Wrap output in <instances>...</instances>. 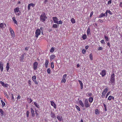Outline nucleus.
I'll return each instance as SVG.
<instances>
[{
	"label": "nucleus",
	"mask_w": 122,
	"mask_h": 122,
	"mask_svg": "<svg viewBox=\"0 0 122 122\" xmlns=\"http://www.w3.org/2000/svg\"><path fill=\"white\" fill-rule=\"evenodd\" d=\"M47 18V17L45 13H42L40 16V20L41 21L44 22Z\"/></svg>",
	"instance_id": "nucleus-1"
},
{
	"label": "nucleus",
	"mask_w": 122,
	"mask_h": 122,
	"mask_svg": "<svg viewBox=\"0 0 122 122\" xmlns=\"http://www.w3.org/2000/svg\"><path fill=\"white\" fill-rule=\"evenodd\" d=\"M115 77V75L114 73L112 74L111 76L110 82L112 84H114L115 83V79L114 78Z\"/></svg>",
	"instance_id": "nucleus-2"
},
{
	"label": "nucleus",
	"mask_w": 122,
	"mask_h": 122,
	"mask_svg": "<svg viewBox=\"0 0 122 122\" xmlns=\"http://www.w3.org/2000/svg\"><path fill=\"white\" fill-rule=\"evenodd\" d=\"M84 106L86 108H88L90 106V105L89 104L88 100L87 99H86L85 100L84 102Z\"/></svg>",
	"instance_id": "nucleus-3"
},
{
	"label": "nucleus",
	"mask_w": 122,
	"mask_h": 122,
	"mask_svg": "<svg viewBox=\"0 0 122 122\" xmlns=\"http://www.w3.org/2000/svg\"><path fill=\"white\" fill-rule=\"evenodd\" d=\"M41 33V31L40 29H38L36 30L35 33L36 37L37 38L38 37L39 35Z\"/></svg>",
	"instance_id": "nucleus-4"
},
{
	"label": "nucleus",
	"mask_w": 122,
	"mask_h": 122,
	"mask_svg": "<svg viewBox=\"0 0 122 122\" xmlns=\"http://www.w3.org/2000/svg\"><path fill=\"white\" fill-rule=\"evenodd\" d=\"M38 65V63L36 62H34L33 63V69L35 70H36L37 69V67Z\"/></svg>",
	"instance_id": "nucleus-5"
},
{
	"label": "nucleus",
	"mask_w": 122,
	"mask_h": 122,
	"mask_svg": "<svg viewBox=\"0 0 122 122\" xmlns=\"http://www.w3.org/2000/svg\"><path fill=\"white\" fill-rule=\"evenodd\" d=\"M0 83L2 85L6 87H8L9 85L8 84H5L3 81H0Z\"/></svg>",
	"instance_id": "nucleus-6"
},
{
	"label": "nucleus",
	"mask_w": 122,
	"mask_h": 122,
	"mask_svg": "<svg viewBox=\"0 0 122 122\" xmlns=\"http://www.w3.org/2000/svg\"><path fill=\"white\" fill-rule=\"evenodd\" d=\"M66 76V74H65L63 75V76L62 79L61 81V82L65 83L66 82V80L65 78Z\"/></svg>",
	"instance_id": "nucleus-7"
},
{
	"label": "nucleus",
	"mask_w": 122,
	"mask_h": 122,
	"mask_svg": "<svg viewBox=\"0 0 122 122\" xmlns=\"http://www.w3.org/2000/svg\"><path fill=\"white\" fill-rule=\"evenodd\" d=\"M10 30L11 32V36L13 37H15V34L14 30L11 28H10Z\"/></svg>",
	"instance_id": "nucleus-8"
},
{
	"label": "nucleus",
	"mask_w": 122,
	"mask_h": 122,
	"mask_svg": "<svg viewBox=\"0 0 122 122\" xmlns=\"http://www.w3.org/2000/svg\"><path fill=\"white\" fill-rule=\"evenodd\" d=\"M0 69L1 71L2 72L3 70V64L2 61H0Z\"/></svg>",
	"instance_id": "nucleus-9"
},
{
	"label": "nucleus",
	"mask_w": 122,
	"mask_h": 122,
	"mask_svg": "<svg viewBox=\"0 0 122 122\" xmlns=\"http://www.w3.org/2000/svg\"><path fill=\"white\" fill-rule=\"evenodd\" d=\"M54 22L56 23H57L58 22V19L56 17H53L52 18Z\"/></svg>",
	"instance_id": "nucleus-10"
},
{
	"label": "nucleus",
	"mask_w": 122,
	"mask_h": 122,
	"mask_svg": "<svg viewBox=\"0 0 122 122\" xmlns=\"http://www.w3.org/2000/svg\"><path fill=\"white\" fill-rule=\"evenodd\" d=\"M100 74L102 76H104L106 74V71L104 70H102L100 73Z\"/></svg>",
	"instance_id": "nucleus-11"
},
{
	"label": "nucleus",
	"mask_w": 122,
	"mask_h": 122,
	"mask_svg": "<svg viewBox=\"0 0 122 122\" xmlns=\"http://www.w3.org/2000/svg\"><path fill=\"white\" fill-rule=\"evenodd\" d=\"M51 105L53 107H54L56 108V105L53 101H51Z\"/></svg>",
	"instance_id": "nucleus-12"
},
{
	"label": "nucleus",
	"mask_w": 122,
	"mask_h": 122,
	"mask_svg": "<svg viewBox=\"0 0 122 122\" xmlns=\"http://www.w3.org/2000/svg\"><path fill=\"white\" fill-rule=\"evenodd\" d=\"M10 65L8 62L7 64V65L6 66V70L7 72L9 71V70L10 69Z\"/></svg>",
	"instance_id": "nucleus-13"
},
{
	"label": "nucleus",
	"mask_w": 122,
	"mask_h": 122,
	"mask_svg": "<svg viewBox=\"0 0 122 122\" xmlns=\"http://www.w3.org/2000/svg\"><path fill=\"white\" fill-rule=\"evenodd\" d=\"M19 8L18 7H17L14 9V13H16L18 12L19 11Z\"/></svg>",
	"instance_id": "nucleus-14"
},
{
	"label": "nucleus",
	"mask_w": 122,
	"mask_h": 122,
	"mask_svg": "<svg viewBox=\"0 0 122 122\" xmlns=\"http://www.w3.org/2000/svg\"><path fill=\"white\" fill-rule=\"evenodd\" d=\"M79 103L82 107H84V104L81 100L79 101Z\"/></svg>",
	"instance_id": "nucleus-15"
},
{
	"label": "nucleus",
	"mask_w": 122,
	"mask_h": 122,
	"mask_svg": "<svg viewBox=\"0 0 122 122\" xmlns=\"http://www.w3.org/2000/svg\"><path fill=\"white\" fill-rule=\"evenodd\" d=\"M56 57V56L54 55H52L50 56V60L51 61L53 59H54Z\"/></svg>",
	"instance_id": "nucleus-16"
},
{
	"label": "nucleus",
	"mask_w": 122,
	"mask_h": 122,
	"mask_svg": "<svg viewBox=\"0 0 122 122\" xmlns=\"http://www.w3.org/2000/svg\"><path fill=\"white\" fill-rule=\"evenodd\" d=\"M112 99L113 100H114V97L113 96L110 95L109 96L107 99L109 100L110 101Z\"/></svg>",
	"instance_id": "nucleus-17"
},
{
	"label": "nucleus",
	"mask_w": 122,
	"mask_h": 122,
	"mask_svg": "<svg viewBox=\"0 0 122 122\" xmlns=\"http://www.w3.org/2000/svg\"><path fill=\"white\" fill-rule=\"evenodd\" d=\"M13 21L14 23H15L16 25L17 24V22L16 20H15V17L14 16L12 18Z\"/></svg>",
	"instance_id": "nucleus-18"
},
{
	"label": "nucleus",
	"mask_w": 122,
	"mask_h": 122,
	"mask_svg": "<svg viewBox=\"0 0 122 122\" xmlns=\"http://www.w3.org/2000/svg\"><path fill=\"white\" fill-rule=\"evenodd\" d=\"M31 112L32 114V116L34 117L35 115V114L34 113V111L32 108H30Z\"/></svg>",
	"instance_id": "nucleus-19"
},
{
	"label": "nucleus",
	"mask_w": 122,
	"mask_h": 122,
	"mask_svg": "<svg viewBox=\"0 0 122 122\" xmlns=\"http://www.w3.org/2000/svg\"><path fill=\"white\" fill-rule=\"evenodd\" d=\"M0 113H1V116H2L3 115H5L4 114V112L3 110L2 109H0Z\"/></svg>",
	"instance_id": "nucleus-20"
},
{
	"label": "nucleus",
	"mask_w": 122,
	"mask_h": 122,
	"mask_svg": "<svg viewBox=\"0 0 122 122\" xmlns=\"http://www.w3.org/2000/svg\"><path fill=\"white\" fill-rule=\"evenodd\" d=\"M93 100V97H90L89 98V102L90 103H92Z\"/></svg>",
	"instance_id": "nucleus-21"
},
{
	"label": "nucleus",
	"mask_w": 122,
	"mask_h": 122,
	"mask_svg": "<svg viewBox=\"0 0 122 122\" xmlns=\"http://www.w3.org/2000/svg\"><path fill=\"white\" fill-rule=\"evenodd\" d=\"M50 115L51 117L52 118H54L56 117L55 114L53 113L52 112H51Z\"/></svg>",
	"instance_id": "nucleus-22"
},
{
	"label": "nucleus",
	"mask_w": 122,
	"mask_h": 122,
	"mask_svg": "<svg viewBox=\"0 0 122 122\" xmlns=\"http://www.w3.org/2000/svg\"><path fill=\"white\" fill-rule=\"evenodd\" d=\"M99 112L97 109H96L95 110V113L97 115H99Z\"/></svg>",
	"instance_id": "nucleus-23"
},
{
	"label": "nucleus",
	"mask_w": 122,
	"mask_h": 122,
	"mask_svg": "<svg viewBox=\"0 0 122 122\" xmlns=\"http://www.w3.org/2000/svg\"><path fill=\"white\" fill-rule=\"evenodd\" d=\"M57 118L59 121H61L62 119V117L60 116H57Z\"/></svg>",
	"instance_id": "nucleus-24"
},
{
	"label": "nucleus",
	"mask_w": 122,
	"mask_h": 122,
	"mask_svg": "<svg viewBox=\"0 0 122 122\" xmlns=\"http://www.w3.org/2000/svg\"><path fill=\"white\" fill-rule=\"evenodd\" d=\"M49 61L48 60H46L45 62V65L46 68H47L48 67V64Z\"/></svg>",
	"instance_id": "nucleus-25"
},
{
	"label": "nucleus",
	"mask_w": 122,
	"mask_h": 122,
	"mask_svg": "<svg viewBox=\"0 0 122 122\" xmlns=\"http://www.w3.org/2000/svg\"><path fill=\"white\" fill-rule=\"evenodd\" d=\"M87 35L88 36L89 35V34H91L90 29L89 27H88L87 30Z\"/></svg>",
	"instance_id": "nucleus-26"
},
{
	"label": "nucleus",
	"mask_w": 122,
	"mask_h": 122,
	"mask_svg": "<svg viewBox=\"0 0 122 122\" xmlns=\"http://www.w3.org/2000/svg\"><path fill=\"white\" fill-rule=\"evenodd\" d=\"M24 58V54H23L22 55H21L20 57V61L22 62V60Z\"/></svg>",
	"instance_id": "nucleus-27"
},
{
	"label": "nucleus",
	"mask_w": 122,
	"mask_h": 122,
	"mask_svg": "<svg viewBox=\"0 0 122 122\" xmlns=\"http://www.w3.org/2000/svg\"><path fill=\"white\" fill-rule=\"evenodd\" d=\"M86 95L88 97H91L92 95V94L91 92H89L87 93Z\"/></svg>",
	"instance_id": "nucleus-28"
},
{
	"label": "nucleus",
	"mask_w": 122,
	"mask_h": 122,
	"mask_svg": "<svg viewBox=\"0 0 122 122\" xmlns=\"http://www.w3.org/2000/svg\"><path fill=\"white\" fill-rule=\"evenodd\" d=\"M105 16V14H104L103 13H102L99 16V18H102L103 16Z\"/></svg>",
	"instance_id": "nucleus-29"
},
{
	"label": "nucleus",
	"mask_w": 122,
	"mask_h": 122,
	"mask_svg": "<svg viewBox=\"0 0 122 122\" xmlns=\"http://www.w3.org/2000/svg\"><path fill=\"white\" fill-rule=\"evenodd\" d=\"M4 25H6L5 24H3V23H1L0 24V28H2L3 27Z\"/></svg>",
	"instance_id": "nucleus-30"
},
{
	"label": "nucleus",
	"mask_w": 122,
	"mask_h": 122,
	"mask_svg": "<svg viewBox=\"0 0 122 122\" xmlns=\"http://www.w3.org/2000/svg\"><path fill=\"white\" fill-rule=\"evenodd\" d=\"M34 104L38 108H39V105L36 102H34Z\"/></svg>",
	"instance_id": "nucleus-31"
},
{
	"label": "nucleus",
	"mask_w": 122,
	"mask_h": 122,
	"mask_svg": "<svg viewBox=\"0 0 122 122\" xmlns=\"http://www.w3.org/2000/svg\"><path fill=\"white\" fill-rule=\"evenodd\" d=\"M71 21L73 24L75 23V21L74 18H72L71 19Z\"/></svg>",
	"instance_id": "nucleus-32"
},
{
	"label": "nucleus",
	"mask_w": 122,
	"mask_h": 122,
	"mask_svg": "<svg viewBox=\"0 0 122 122\" xmlns=\"http://www.w3.org/2000/svg\"><path fill=\"white\" fill-rule=\"evenodd\" d=\"M82 37L84 40H85L87 36L86 34H84L83 35Z\"/></svg>",
	"instance_id": "nucleus-33"
},
{
	"label": "nucleus",
	"mask_w": 122,
	"mask_h": 122,
	"mask_svg": "<svg viewBox=\"0 0 122 122\" xmlns=\"http://www.w3.org/2000/svg\"><path fill=\"white\" fill-rule=\"evenodd\" d=\"M89 57L91 60H93V57L92 55V53L90 54L89 55Z\"/></svg>",
	"instance_id": "nucleus-34"
},
{
	"label": "nucleus",
	"mask_w": 122,
	"mask_h": 122,
	"mask_svg": "<svg viewBox=\"0 0 122 122\" xmlns=\"http://www.w3.org/2000/svg\"><path fill=\"white\" fill-rule=\"evenodd\" d=\"M32 79L33 81L36 80V77L35 76H34L32 77Z\"/></svg>",
	"instance_id": "nucleus-35"
},
{
	"label": "nucleus",
	"mask_w": 122,
	"mask_h": 122,
	"mask_svg": "<svg viewBox=\"0 0 122 122\" xmlns=\"http://www.w3.org/2000/svg\"><path fill=\"white\" fill-rule=\"evenodd\" d=\"M2 107H4L5 105V103L2 100H1Z\"/></svg>",
	"instance_id": "nucleus-36"
},
{
	"label": "nucleus",
	"mask_w": 122,
	"mask_h": 122,
	"mask_svg": "<svg viewBox=\"0 0 122 122\" xmlns=\"http://www.w3.org/2000/svg\"><path fill=\"white\" fill-rule=\"evenodd\" d=\"M106 94V93H105L103 92L102 93V98H104V97Z\"/></svg>",
	"instance_id": "nucleus-37"
},
{
	"label": "nucleus",
	"mask_w": 122,
	"mask_h": 122,
	"mask_svg": "<svg viewBox=\"0 0 122 122\" xmlns=\"http://www.w3.org/2000/svg\"><path fill=\"white\" fill-rule=\"evenodd\" d=\"M63 22H62L61 20H59V21H58L57 23V24H62Z\"/></svg>",
	"instance_id": "nucleus-38"
},
{
	"label": "nucleus",
	"mask_w": 122,
	"mask_h": 122,
	"mask_svg": "<svg viewBox=\"0 0 122 122\" xmlns=\"http://www.w3.org/2000/svg\"><path fill=\"white\" fill-rule=\"evenodd\" d=\"M4 94L5 96V97L7 98H8V96L7 95V92H4Z\"/></svg>",
	"instance_id": "nucleus-39"
},
{
	"label": "nucleus",
	"mask_w": 122,
	"mask_h": 122,
	"mask_svg": "<svg viewBox=\"0 0 122 122\" xmlns=\"http://www.w3.org/2000/svg\"><path fill=\"white\" fill-rule=\"evenodd\" d=\"M104 37L106 40L107 41H108V38L107 36L105 35H104Z\"/></svg>",
	"instance_id": "nucleus-40"
},
{
	"label": "nucleus",
	"mask_w": 122,
	"mask_h": 122,
	"mask_svg": "<svg viewBox=\"0 0 122 122\" xmlns=\"http://www.w3.org/2000/svg\"><path fill=\"white\" fill-rule=\"evenodd\" d=\"M54 51V48L53 47H52L50 49V52H53Z\"/></svg>",
	"instance_id": "nucleus-41"
},
{
	"label": "nucleus",
	"mask_w": 122,
	"mask_h": 122,
	"mask_svg": "<svg viewBox=\"0 0 122 122\" xmlns=\"http://www.w3.org/2000/svg\"><path fill=\"white\" fill-rule=\"evenodd\" d=\"M75 107L79 111H80V109L78 106L77 105H76Z\"/></svg>",
	"instance_id": "nucleus-42"
},
{
	"label": "nucleus",
	"mask_w": 122,
	"mask_h": 122,
	"mask_svg": "<svg viewBox=\"0 0 122 122\" xmlns=\"http://www.w3.org/2000/svg\"><path fill=\"white\" fill-rule=\"evenodd\" d=\"M57 25L56 24H53V27L54 28H57Z\"/></svg>",
	"instance_id": "nucleus-43"
},
{
	"label": "nucleus",
	"mask_w": 122,
	"mask_h": 122,
	"mask_svg": "<svg viewBox=\"0 0 122 122\" xmlns=\"http://www.w3.org/2000/svg\"><path fill=\"white\" fill-rule=\"evenodd\" d=\"M51 67L52 68H53L54 67V63L53 62H52L51 63Z\"/></svg>",
	"instance_id": "nucleus-44"
},
{
	"label": "nucleus",
	"mask_w": 122,
	"mask_h": 122,
	"mask_svg": "<svg viewBox=\"0 0 122 122\" xmlns=\"http://www.w3.org/2000/svg\"><path fill=\"white\" fill-rule=\"evenodd\" d=\"M108 91V88H106L104 90L103 92L105 93H106Z\"/></svg>",
	"instance_id": "nucleus-45"
},
{
	"label": "nucleus",
	"mask_w": 122,
	"mask_h": 122,
	"mask_svg": "<svg viewBox=\"0 0 122 122\" xmlns=\"http://www.w3.org/2000/svg\"><path fill=\"white\" fill-rule=\"evenodd\" d=\"M103 106H104V107L105 110L106 111H107V107H106V105L104 103L103 104Z\"/></svg>",
	"instance_id": "nucleus-46"
},
{
	"label": "nucleus",
	"mask_w": 122,
	"mask_h": 122,
	"mask_svg": "<svg viewBox=\"0 0 122 122\" xmlns=\"http://www.w3.org/2000/svg\"><path fill=\"white\" fill-rule=\"evenodd\" d=\"M29 112L28 111H27L26 112V114L27 117H28L29 116Z\"/></svg>",
	"instance_id": "nucleus-47"
},
{
	"label": "nucleus",
	"mask_w": 122,
	"mask_h": 122,
	"mask_svg": "<svg viewBox=\"0 0 122 122\" xmlns=\"http://www.w3.org/2000/svg\"><path fill=\"white\" fill-rule=\"evenodd\" d=\"M47 72L48 74H50L51 73V69L50 68H49L47 69Z\"/></svg>",
	"instance_id": "nucleus-48"
},
{
	"label": "nucleus",
	"mask_w": 122,
	"mask_h": 122,
	"mask_svg": "<svg viewBox=\"0 0 122 122\" xmlns=\"http://www.w3.org/2000/svg\"><path fill=\"white\" fill-rule=\"evenodd\" d=\"M30 6H32L33 7H34L35 6V4H34L31 3L30 4Z\"/></svg>",
	"instance_id": "nucleus-49"
},
{
	"label": "nucleus",
	"mask_w": 122,
	"mask_h": 122,
	"mask_svg": "<svg viewBox=\"0 0 122 122\" xmlns=\"http://www.w3.org/2000/svg\"><path fill=\"white\" fill-rule=\"evenodd\" d=\"M110 93V92H108L107 93V94H106V98H107V96L109 95Z\"/></svg>",
	"instance_id": "nucleus-50"
},
{
	"label": "nucleus",
	"mask_w": 122,
	"mask_h": 122,
	"mask_svg": "<svg viewBox=\"0 0 122 122\" xmlns=\"http://www.w3.org/2000/svg\"><path fill=\"white\" fill-rule=\"evenodd\" d=\"M108 12V13H109L110 15H112V13L111 11L110 10H107Z\"/></svg>",
	"instance_id": "nucleus-51"
},
{
	"label": "nucleus",
	"mask_w": 122,
	"mask_h": 122,
	"mask_svg": "<svg viewBox=\"0 0 122 122\" xmlns=\"http://www.w3.org/2000/svg\"><path fill=\"white\" fill-rule=\"evenodd\" d=\"M101 42L102 43L105 44V42L104 40H102L101 41Z\"/></svg>",
	"instance_id": "nucleus-52"
},
{
	"label": "nucleus",
	"mask_w": 122,
	"mask_h": 122,
	"mask_svg": "<svg viewBox=\"0 0 122 122\" xmlns=\"http://www.w3.org/2000/svg\"><path fill=\"white\" fill-rule=\"evenodd\" d=\"M102 49V48L101 47H99L98 48V50H101Z\"/></svg>",
	"instance_id": "nucleus-53"
},
{
	"label": "nucleus",
	"mask_w": 122,
	"mask_h": 122,
	"mask_svg": "<svg viewBox=\"0 0 122 122\" xmlns=\"http://www.w3.org/2000/svg\"><path fill=\"white\" fill-rule=\"evenodd\" d=\"M78 81L79 82V83L80 85V86L83 85L81 81L80 80H78Z\"/></svg>",
	"instance_id": "nucleus-54"
},
{
	"label": "nucleus",
	"mask_w": 122,
	"mask_h": 122,
	"mask_svg": "<svg viewBox=\"0 0 122 122\" xmlns=\"http://www.w3.org/2000/svg\"><path fill=\"white\" fill-rule=\"evenodd\" d=\"M31 81H30V80H28V83L29 84V86H30V85L31 84Z\"/></svg>",
	"instance_id": "nucleus-55"
},
{
	"label": "nucleus",
	"mask_w": 122,
	"mask_h": 122,
	"mask_svg": "<svg viewBox=\"0 0 122 122\" xmlns=\"http://www.w3.org/2000/svg\"><path fill=\"white\" fill-rule=\"evenodd\" d=\"M28 99L29 100V103H30L32 101V100L31 98H29Z\"/></svg>",
	"instance_id": "nucleus-56"
},
{
	"label": "nucleus",
	"mask_w": 122,
	"mask_h": 122,
	"mask_svg": "<svg viewBox=\"0 0 122 122\" xmlns=\"http://www.w3.org/2000/svg\"><path fill=\"white\" fill-rule=\"evenodd\" d=\"M112 0H109L108 2V4H111L112 2Z\"/></svg>",
	"instance_id": "nucleus-57"
},
{
	"label": "nucleus",
	"mask_w": 122,
	"mask_h": 122,
	"mask_svg": "<svg viewBox=\"0 0 122 122\" xmlns=\"http://www.w3.org/2000/svg\"><path fill=\"white\" fill-rule=\"evenodd\" d=\"M30 6H30V4H29L28 5V10H29L30 9Z\"/></svg>",
	"instance_id": "nucleus-58"
},
{
	"label": "nucleus",
	"mask_w": 122,
	"mask_h": 122,
	"mask_svg": "<svg viewBox=\"0 0 122 122\" xmlns=\"http://www.w3.org/2000/svg\"><path fill=\"white\" fill-rule=\"evenodd\" d=\"M93 11H92L91 12V13L90 14V17H91L92 15L93 14Z\"/></svg>",
	"instance_id": "nucleus-59"
},
{
	"label": "nucleus",
	"mask_w": 122,
	"mask_h": 122,
	"mask_svg": "<svg viewBox=\"0 0 122 122\" xmlns=\"http://www.w3.org/2000/svg\"><path fill=\"white\" fill-rule=\"evenodd\" d=\"M21 97L20 95H18L17 97V99L18 100L20 99V98Z\"/></svg>",
	"instance_id": "nucleus-60"
},
{
	"label": "nucleus",
	"mask_w": 122,
	"mask_h": 122,
	"mask_svg": "<svg viewBox=\"0 0 122 122\" xmlns=\"http://www.w3.org/2000/svg\"><path fill=\"white\" fill-rule=\"evenodd\" d=\"M37 85L38 84V82L36 81V80H35L34 81H34H33Z\"/></svg>",
	"instance_id": "nucleus-61"
},
{
	"label": "nucleus",
	"mask_w": 122,
	"mask_h": 122,
	"mask_svg": "<svg viewBox=\"0 0 122 122\" xmlns=\"http://www.w3.org/2000/svg\"><path fill=\"white\" fill-rule=\"evenodd\" d=\"M107 10L106 11V12H105V13L104 14H105V15H106V17L107 16V13H108Z\"/></svg>",
	"instance_id": "nucleus-62"
},
{
	"label": "nucleus",
	"mask_w": 122,
	"mask_h": 122,
	"mask_svg": "<svg viewBox=\"0 0 122 122\" xmlns=\"http://www.w3.org/2000/svg\"><path fill=\"white\" fill-rule=\"evenodd\" d=\"M86 51L84 49L82 50V52L83 54H84V53Z\"/></svg>",
	"instance_id": "nucleus-63"
},
{
	"label": "nucleus",
	"mask_w": 122,
	"mask_h": 122,
	"mask_svg": "<svg viewBox=\"0 0 122 122\" xmlns=\"http://www.w3.org/2000/svg\"><path fill=\"white\" fill-rule=\"evenodd\" d=\"M99 21L101 23H102L103 22V20H101L100 19H99Z\"/></svg>",
	"instance_id": "nucleus-64"
}]
</instances>
